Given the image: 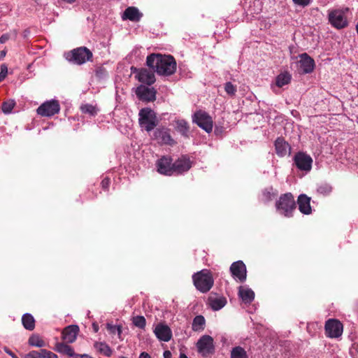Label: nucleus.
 <instances>
[{
  "mask_svg": "<svg viewBox=\"0 0 358 358\" xmlns=\"http://www.w3.org/2000/svg\"><path fill=\"white\" fill-rule=\"evenodd\" d=\"M146 64L159 75L171 76L176 71V62L171 55L151 54L147 57Z\"/></svg>",
  "mask_w": 358,
  "mask_h": 358,
  "instance_id": "1",
  "label": "nucleus"
},
{
  "mask_svg": "<svg viewBox=\"0 0 358 358\" xmlns=\"http://www.w3.org/2000/svg\"><path fill=\"white\" fill-rule=\"evenodd\" d=\"M195 287L202 293L208 292L213 286L214 280L211 272L208 269H203L192 275Z\"/></svg>",
  "mask_w": 358,
  "mask_h": 358,
  "instance_id": "2",
  "label": "nucleus"
},
{
  "mask_svg": "<svg viewBox=\"0 0 358 358\" xmlns=\"http://www.w3.org/2000/svg\"><path fill=\"white\" fill-rule=\"evenodd\" d=\"M275 207L277 210L285 217H292L293 212L296 208V204L292 194L287 192L281 194L279 199L275 202Z\"/></svg>",
  "mask_w": 358,
  "mask_h": 358,
  "instance_id": "3",
  "label": "nucleus"
},
{
  "mask_svg": "<svg viewBox=\"0 0 358 358\" xmlns=\"http://www.w3.org/2000/svg\"><path fill=\"white\" fill-rule=\"evenodd\" d=\"M138 123L147 132L152 131L158 124L155 112L150 108H143L138 113Z\"/></svg>",
  "mask_w": 358,
  "mask_h": 358,
  "instance_id": "4",
  "label": "nucleus"
},
{
  "mask_svg": "<svg viewBox=\"0 0 358 358\" xmlns=\"http://www.w3.org/2000/svg\"><path fill=\"white\" fill-rule=\"evenodd\" d=\"M93 54L90 49L82 46L75 48L66 55V58L71 62L81 65L87 61H91Z\"/></svg>",
  "mask_w": 358,
  "mask_h": 358,
  "instance_id": "5",
  "label": "nucleus"
},
{
  "mask_svg": "<svg viewBox=\"0 0 358 358\" xmlns=\"http://www.w3.org/2000/svg\"><path fill=\"white\" fill-rule=\"evenodd\" d=\"M348 10V8L329 10L328 20L330 24L337 29H341L348 27V22L345 13Z\"/></svg>",
  "mask_w": 358,
  "mask_h": 358,
  "instance_id": "6",
  "label": "nucleus"
},
{
  "mask_svg": "<svg viewBox=\"0 0 358 358\" xmlns=\"http://www.w3.org/2000/svg\"><path fill=\"white\" fill-rule=\"evenodd\" d=\"M197 352L203 357H211L215 352L213 338L208 335L200 337L196 343Z\"/></svg>",
  "mask_w": 358,
  "mask_h": 358,
  "instance_id": "7",
  "label": "nucleus"
},
{
  "mask_svg": "<svg viewBox=\"0 0 358 358\" xmlns=\"http://www.w3.org/2000/svg\"><path fill=\"white\" fill-rule=\"evenodd\" d=\"M192 121L207 133L213 130V121L206 111L201 110L196 111L192 117Z\"/></svg>",
  "mask_w": 358,
  "mask_h": 358,
  "instance_id": "8",
  "label": "nucleus"
},
{
  "mask_svg": "<svg viewBox=\"0 0 358 358\" xmlns=\"http://www.w3.org/2000/svg\"><path fill=\"white\" fill-rule=\"evenodd\" d=\"M171 129L166 127L156 128L152 134V138L160 145H173L176 143L171 136Z\"/></svg>",
  "mask_w": 358,
  "mask_h": 358,
  "instance_id": "9",
  "label": "nucleus"
},
{
  "mask_svg": "<svg viewBox=\"0 0 358 358\" xmlns=\"http://www.w3.org/2000/svg\"><path fill=\"white\" fill-rule=\"evenodd\" d=\"M60 111V105L57 100L52 99L43 103L36 110L38 115L42 117H52Z\"/></svg>",
  "mask_w": 358,
  "mask_h": 358,
  "instance_id": "10",
  "label": "nucleus"
},
{
  "mask_svg": "<svg viewBox=\"0 0 358 358\" xmlns=\"http://www.w3.org/2000/svg\"><path fill=\"white\" fill-rule=\"evenodd\" d=\"M231 276L234 280L241 283L244 282L247 278V268L244 262L238 260L233 262L229 268Z\"/></svg>",
  "mask_w": 358,
  "mask_h": 358,
  "instance_id": "11",
  "label": "nucleus"
},
{
  "mask_svg": "<svg viewBox=\"0 0 358 358\" xmlns=\"http://www.w3.org/2000/svg\"><path fill=\"white\" fill-rule=\"evenodd\" d=\"M326 336L329 338H338L343 334V324L336 319L328 320L324 326Z\"/></svg>",
  "mask_w": 358,
  "mask_h": 358,
  "instance_id": "12",
  "label": "nucleus"
},
{
  "mask_svg": "<svg viewBox=\"0 0 358 358\" xmlns=\"http://www.w3.org/2000/svg\"><path fill=\"white\" fill-rule=\"evenodd\" d=\"M294 162L299 170L309 171L312 168L313 159L303 152H298L294 157Z\"/></svg>",
  "mask_w": 358,
  "mask_h": 358,
  "instance_id": "13",
  "label": "nucleus"
},
{
  "mask_svg": "<svg viewBox=\"0 0 358 358\" xmlns=\"http://www.w3.org/2000/svg\"><path fill=\"white\" fill-rule=\"evenodd\" d=\"M156 166L160 174L169 176L173 175V159L170 156L162 157L157 161Z\"/></svg>",
  "mask_w": 358,
  "mask_h": 358,
  "instance_id": "14",
  "label": "nucleus"
},
{
  "mask_svg": "<svg viewBox=\"0 0 358 358\" xmlns=\"http://www.w3.org/2000/svg\"><path fill=\"white\" fill-rule=\"evenodd\" d=\"M157 91L154 87H148L144 85H139L136 90L137 97L145 102L154 101L156 99Z\"/></svg>",
  "mask_w": 358,
  "mask_h": 358,
  "instance_id": "15",
  "label": "nucleus"
},
{
  "mask_svg": "<svg viewBox=\"0 0 358 358\" xmlns=\"http://www.w3.org/2000/svg\"><path fill=\"white\" fill-rule=\"evenodd\" d=\"M192 162L189 157L187 155H182L174 162H173V175L182 174L188 171L192 167Z\"/></svg>",
  "mask_w": 358,
  "mask_h": 358,
  "instance_id": "16",
  "label": "nucleus"
},
{
  "mask_svg": "<svg viewBox=\"0 0 358 358\" xmlns=\"http://www.w3.org/2000/svg\"><path fill=\"white\" fill-rule=\"evenodd\" d=\"M156 337L162 341L168 342L171 339L172 331L169 327L163 323L158 324L154 330Z\"/></svg>",
  "mask_w": 358,
  "mask_h": 358,
  "instance_id": "17",
  "label": "nucleus"
},
{
  "mask_svg": "<svg viewBox=\"0 0 358 358\" xmlns=\"http://www.w3.org/2000/svg\"><path fill=\"white\" fill-rule=\"evenodd\" d=\"M79 327L76 324H71L66 327L62 332V338L67 343H73L79 332Z\"/></svg>",
  "mask_w": 358,
  "mask_h": 358,
  "instance_id": "18",
  "label": "nucleus"
},
{
  "mask_svg": "<svg viewBox=\"0 0 358 358\" xmlns=\"http://www.w3.org/2000/svg\"><path fill=\"white\" fill-rule=\"evenodd\" d=\"M299 68L303 73L313 72L315 67V61L307 53L300 55Z\"/></svg>",
  "mask_w": 358,
  "mask_h": 358,
  "instance_id": "19",
  "label": "nucleus"
},
{
  "mask_svg": "<svg viewBox=\"0 0 358 358\" xmlns=\"http://www.w3.org/2000/svg\"><path fill=\"white\" fill-rule=\"evenodd\" d=\"M275 152L279 157L290 154L291 146L282 137H278L274 143Z\"/></svg>",
  "mask_w": 358,
  "mask_h": 358,
  "instance_id": "20",
  "label": "nucleus"
},
{
  "mask_svg": "<svg viewBox=\"0 0 358 358\" xmlns=\"http://www.w3.org/2000/svg\"><path fill=\"white\" fill-rule=\"evenodd\" d=\"M143 14L136 7L129 6L124 11L122 19L123 20H129L131 22H139Z\"/></svg>",
  "mask_w": 358,
  "mask_h": 358,
  "instance_id": "21",
  "label": "nucleus"
},
{
  "mask_svg": "<svg viewBox=\"0 0 358 358\" xmlns=\"http://www.w3.org/2000/svg\"><path fill=\"white\" fill-rule=\"evenodd\" d=\"M297 203L299 210L304 215H310L312 213L310 206V198L306 194H301L298 196Z\"/></svg>",
  "mask_w": 358,
  "mask_h": 358,
  "instance_id": "22",
  "label": "nucleus"
},
{
  "mask_svg": "<svg viewBox=\"0 0 358 358\" xmlns=\"http://www.w3.org/2000/svg\"><path fill=\"white\" fill-rule=\"evenodd\" d=\"M139 82L151 85L155 82V74L146 69H142L139 71L136 76Z\"/></svg>",
  "mask_w": 358,
  "mask_h": 358,
  "instance_id": "23",
  "label": "nucleus"
},
{
  "mask_svg": "<svg viewBox=\"0 0 358 358\" xmlns=\"http://www.w3.org/2000/svg\"><path fill=\"white\" fill-rule=\"evenodd\" d=\"M238 296L245 303L250 304L255 299V292L250 288L238 287Z\"/></svg>",
  "mask_w": 358,
  "mask_h": 358,
  "instance_id": "24",
  "label": "nucleus"
},
{
  "mask_svg": "<svg viewBox=\"0 0 358 358\" xmlns=\"http://www.w3.org/2000/svg\"><path fill=\"white\" fill-rule=\"evenodd\" d=\"M209 306L212 310L217 311L222 309L227 304V299L224 296L208 298Z\"/></svg>",
  "mask_w": 358,
  "mask_h": 358,
  "instance_id": "25",
  "label": "nucleus"
},
{
  "mask_svg": "<svg viewBox=\"0 0 358 358\" xmlns=\"http://www.w3.org/2000/svg\"><path fill=\"white\" fill-rule=\"evenodd\" d=\"M55 350L62 354L66 355L69 357L76 358V355L73 348L64 343H57L55 345Z\"/></svg>",
  "mask_w": 358,
  "mask_h": 358,
  "instance_id": "26",
  "label": "nucleus"
},
{
  "mask_svg": "<svg viewBox=\"0 0 358 358\" xmlns=\"http://www.w3.org/2000/svg\"><path fill=\"white\" fill-rule=\"evenodd\" d=\"M94 348L100 354L110 357L112 355L113 350L105 342H98L96 341L94 343Z\"/></svg>",
  "mask_w": 358,
  "mask_h": 358,
  "instance_id": "27",
  "label": "nucleus"
},
{
  "mask_svg": "<svg viewBox=\"0 0 358 358\" xmlns=\"http://www.w3.org/2000/svg\"><path fill=\"white\" fill-rule=\"evenodd\" d=\"M176 130L184 137H189V127L188 122L185 120H178L176 121Z\"/></svg>",
  "mask_w": 358,
  "mask_h": 358,
  "instance_id": "28",
  "label": "nucleus"
},
{
  "mask_svg": "<svg viewBox=\"0 0 358 358\" xmlns=\"http://www.w3.org/2000/svg\"><path fill=\"white\" fill-rule=\"evenodd\" d=\"M22 324L24 328L29 331H32L35 328V320L30 313H24L22 315Z\"/></svg>",
  "mask_w": 358,
  "mask_h": 358,
  "instance_id": "29",
  "label": "nucleus"
},
{
  "mask_svg": "<svg viewBox=\"0 0 358 358\" xmlns=\"http://www.w3.org/2000/svg\"><path fill=\"white\" fill-rule=\"evenodd\" d=\"M206 320L203 315H196L192 324V329L194 331H201L205 329Z\"/></svg>",
  "mask_w": 358,
  "mask_h": 358,
  "instance_id": "30",
  "label": "nucleus"
},
{
  "mask_svg": "<svg viewBox=\"0 0 358 358\" xmlns=\"http://www.w3.org/2000/svg\"><path fill=\"white\" fill-rule=\"evenodd\" d=\"M291 75L288 72L280 73L275 78V84L278 87H282L290 83Z\"/></svg>",
  "mask_w": 358,
  "mask_h": 358,
  "instance_id": "31",
  "label": "nucleus"
},
{
  "mask_svg": "<svg viewBox=\"0 0 358 358\" xmlns=\"http://www.w3.org/2000/svg\"><path fill=\"white\" fill-rule=\"evenodd\" d=\"M28 344L31 346L42 348L45 346V342L38 334H32L28 340Z\"/></svg>",
  "mask_w": 358,
  "mask_h": 358,
  "instance_id": "32",
  "label": "nucleus"
},
{
  "mask_svg": "<svg viewBox=\"0 0 358 358\" xmlns=\"http://www.w3.org/2000/svg\"><path fill=\"white\" fill-rule=\"evenodd\" d=\"M80 110L84 114H88L92 117H94L97 115L99 111L98 108L90 103L83 104L80 106Z\"/></svg>",
  "mask_w": 358,
  "mask_h": 358,
  "instance_id": "33",
  "label": "nucleus"
},
{
  "mask_svg": "<svg viewBox=\"0 0 358 358\" xmlns=\"http://www.w3.org/2000/svg\"><path fill=\"white\" fill-rule=\"evenodd\" d=\"M231 358H248V356L243 348L236 346L233 348L231 351Z\"/></svg>",
  "mask_w": 358,
  "mask_h": 358,
  "instance_id": "34",
  "label": "nucleus"
},
{
  "mask_svg": "<svg viewBox=\"0 0 358 358\" xmlns=\"http://www.w3.org/2000/svg\"><path fill=\"white\" fill-rule=\"evenodd\" d=\"M133 324L141 329H144L146 326V320L143 316L137 315L132 318Z\"/></svg>",
  "mask_w": 358,
  "mask_h": 358,
  "instance_id": "35",
  "label": "nucleus"
},
{
  "mask_svg": "<svg viewBox=\"0 0 358 358\" xmlns=\"http://www.w3.org/2000/svg\"><path fill=\"white\" fill-rule=\"evenodd\" d=\"M15 106V102L14 100H8L6 101H3L1 104V110L3 113L9 114L11 113Z\"/></svg>",
  "mask_w": 358,
  "mask_h": 358,
  "instance_id": "36",
  "label": "nucleus"
},
{
  "mask_svg": "<svg viewBox=\"0 0 358 358\" xmlns=\"http://www.w3.org/2000/svg\"><path fill=\"white\" fill-rule=\"evenodd\" d=\"M262 196L264 201L268 202L271 201L276 196V193L273 192V187H269L263 190Z\"/></svg>",
  "mask_w": 358,
  "mask_h": 358,
  "instance_id": "37",
  "label": "nucleus"
},
{
  "mask_svg": "<svg viewBox=\"0 0 358 358\" xmlns=\"http://www.w3.org/2000/svg\"><path fill=\"white\" fill-rule=\"evenodd\" d=\"M332 191V187L328 183L321 184L317 189V192L322 195H328Z\"/></svg>",
  "mask_w": 358,
  "mask_h": 358,
  "instance_id": "38",
  "label": "nucleus"
},
{
  "mask_svg": "<svg viewBox=\"0 0 358 358\" xmlns=\"http://www.w3.org/2000/svg\"><path fill=\"white\" fill-rule=\"evenodd\" d=\"M106 328L110 331L111 334H117L119 337H120L122 330L121 325H113L110 323L106 324Z\"/></svg>",
  "mask_w": 358,
  "mask_h": 358,
  "instance_id": "39",
  "label": "nucleus"
},
{
  "mask_svg": "<svg viewBox=\"0 0 358 358\" xmlns=\"http://www.w3.org/2000/svg\"><path fill=\"white\" fill-rule=\"evenodd\" d=\"M224 90L226 93L230 96H234L237 91L236 86L232 84L231 82H227L224 84Z\"/></svg>",
  "mask_w": 358,
  "mask_h": 358,
  "instance_id": "40",
  "label": "nucleus"
},
{
  "mask_svg": "<svg viewBox=\"0 0 358 358\" xmlns=\"http://www.w3.org/2000/svg\"><path fill=\"white\" fill-rule=\"evenodd\" d=\"M43 350L44 349L30 351L29 353L24 356V358H45L43 357V356H45L43 352Z\"/></svg>",
  "mask_w": 358,
  "mask_h": 358,
  "instance_id": "41",
  "label": "nucleus"
},
{
  "mask_svg": "<svg viewBox=\"0 0 358 358\" xmlns=\"http://www.w3.org/2000/svg\"><path fill=\"white\" fill-rule=\"evenodd\" d=\"M95 76L99 80H103L108 76V72L103 66H99L95 70Z\"/></svg>",
  "mask_w": 358,
  "mask_h": 358,
  "instance_id": "42",
  "label": "nucleus"
},
{
  "mask_svg": "<svg viewBox=\"0 0 358 358\" xmlns=\"http://www.w3.org/2000/svg\"><path fill=\"white\" fill-rule=\"evenodd\" d=\"M110 184V179L108 177H106L101 180V187L103 190L107 191L109 189Z\"/></svg>",
  "mask_w": 358,
  "mask_h": 358,
  "instance_id": "43",
  "label": "nucleus"
},
{
  "mask_svg": "<svg viewBox=\"0 0 358 358\" xmlns=\"http://www.w3.org/2000/svg\"><path fill=\"white\" fill-rule=\"evenodd\" d=\"M292 1L295 4L301 6L303 7L308 6L311 2V0H292Z\"/></svg>",
  "mask_w": 358,
  "mask_h": 358,
  "instance_id": "44",
  "label": "nucleus"
},
{
  "mask_svg": "<svg viewBox=\"0 0 358 358\" xmlns=\"http://www.w3.org/2000/svg\"><path fill=\"white\" fill-rule=\"evenodd\" d=\"M43 354L45 356L43 357L45 358H58L57 355L51 351L47 350L45 349L43 350Z\"/></svg>",
  "mask_w": 358,
  "mask_h": 358,
  "instance_id": "45",
  "label": "nucleus"
},
{
  "mask_svg": "<svg viewBox=\"0 0 358 358\" xmlns=\"http://www.w3.org/2000/svg\"><path fill=\"white\" fill-rule=\"evenodd\" d=\"M0 74L3 76L5 78L8 74V67L5 64H2L1 65V72Z\"/></svg>",
  "mask_w": 358,
  "mask_h": 358,
  "instance_id": "46",
  "label": "nucleus"
},
{
  "mask_svg": "<svg viewBox=\"0 0 358 358\" xmlns=\"http://www.w3.org/2000/svg\"><path fill=\"white\" fill-rule=\"evenodd\" d=\"M10 38L9 34H4L0 36V43L3 44L5 43L7 41H8Z\"/></svg>",
  "mask_w": 358,
  "mask_h": 358,
  "instance_id": "47",
  "label": "nucleus"
},
{
  "mask_svg": "<svg viewBox=\"0 0 358 358\" xmlns=\"http://www.w3.org/2000/svg\"><path fill=\"white\" fill-rule=\"evenodd\" d=\"M5 352L9 355L12 358H14V357L16 356L15 353H13L9 348H5L4 349Z\"/></svg>",
  "mask_w": 358,
  "mask_h": 358,
  "instance_id": "48",
  "label": "nucleus"
},
{
  "mask_svg": "<svg viewBox=\"0 0 358 358\" xmlns=\"http://www.w3.org/2000/svg\"><path fill=\"white\" fill-rule=\"evenodd\" d=\"M139 358H151V356L146 352H143L140 354Z\"/></svg>",
  "mask_w": 358,
  "mask_h": 358,
  "instance_id": "49",
  "label": "nucleus"
},
{
  "mask_svg": "<svg viewBox=\"0 0 358 358\" xmlns=\"http://www.w3.org/2000/svg\"><path fill=\"white\" fill-rule=\"evenodd\" d=\"M164 358H172V354L169 350H165L164 352Z\"/></svg>",
  "mask_w": 358,
  "mask_h": 358,
  "instance_id": "50",
  "label": "nucleus"
},
{
  "mask_svg": "<svg viewBox=\"0 0 358 358\" xmlns=\"http://www.w3.org/2000/svg\"><path fill=\"white\" fill-rule=\"evenodd\" d=\"M92 329H93V330H94V331L95 333L98 332L99 329V325H98V324H97V323H96V322H93V323H92Z\"/></svg>",
  "mask_w": 358,
  "mask_h": 358,
  "instance_id": "51",
  "label": "nucleus"
},
{
  "mask_svg": "<svg viewBox=\"0 0 358 358\" xmlns=\"http://www.w3.org/2000/svg\"><path fill=\"white\" fill-rule=\"evenodd\" d=\"M223 131V127H221V128H219L217 126H215V133L216 134H218L220 133H222Z\"/></svg>",
  "mask_w": 358,
  "mask_h": 358,
  "instance_id": "52",
  "label": "nucleus"
},
{
  "mask_svg": "<svg viewBox=\"0 0 358 358\" xmlns=\"http://www.w3.org/2000/svg\"><path fill=\"white\" fill-rule=\"evenodd\" d=\"M6 55V50H1L0 52V60L2 59Z\"/></svg>",
  "mask_w": 358,
  "mask_h": 358,
  "instance_id": "53",
  "label": "nucleus"
},
{
  "mask_svg": "<svg viewBox=\"0 0 358 358\" xmlns=\"http://www.w3.org/2000/svg\"><path fill=\"white\" fill-rule=\"evenodd\" d=\"M64 2L67 3H73L76 0H62Z\"/></svg>",
  "mask_w": 358,
  "mask_h": 358,
  "instance_id": "54",
  "label": "nucleus"
},
{
  "mask_svg": "<svg viewBox=\"0 0 358 358\" xmlns=\"http://www.w3.org/2000/svg\"><path fill=\"white\" fill-rule=\"evenodd\" d=\"M180 358H188V357L185 354L181 352L180 354Z\"/></svg>",
  "mask_w": 358,
  "mask_h": 358,
  "instance_id": "55",
  "label": "nucleus"
},
{
  "mask_svg": "<svg viewBox=\"0 0 358 358\" xmlns=\"http://www.w3.org/2000/svg\"><path fill=\"white\" fill-rule=\"evenodd\" d=\"M4 80V78L3 76H2L1 74H0V82L3 80Z\"/></svg>",
  "mask_w": 358,
  "mask_h": 358,
  "instance_id": "56",
  "label": "nucleus"
},
{
  "mask_svg": "<svg viewBox=\"0 0 358 358\" xmlns=\"http://www.w3.org/2000/svg\"><path fill=\"white\" fill-rule=\"evenodd\" d=\"M119 358H127V357L121 356Z\"/></svg>",
  "mask_w": 358,
  "mask_h": 358,
  "instance_id": "57",
  "label": "nucleus"
},
{
  "mask_svg": "<svg viewBox=\"0 0 358 358\" xmlns=\"http://www.w3.org/2000/svg\"><path fill=\"white\" fill-rule=\"evenodd\" d=\"M14 358H19L18 357H17V355L15 357H14Z\"/></svg>",
  "mask_w": 358,
  "mask_h": 358,
  "instance_id": "58",
  "label": "nucleus"
},
{
  "mask_svg": "<svg viewBox=\"0 0 358 358\" xmlns=\"http://www.w3.org/2000/svg\"><path fill=\"white\" fill-rule=\"evenodd\" d=\"M14 358H19L18 357H17V355L15 357H14Z\"/></svg>",
  "mask_w": 358,
  "mask_h": 358,
  "instance_id": "59",
  "label": "nucleus"
},
{
  "mask_svg": "<svg viewBox=\"0 0 358 358\" xmlns=\"http://www.w3.org/2000/svg\"><path fill=\"white\" fill-rule=\"evenodd\" d=\"M14 358H19L18 357H17V355L15 357H14Z\"/></svg>",
  "mask_w": 358,
  "mask_h": 358,
  "instance_id": "60",
  "label": "nucleus"
}]
</instances>
